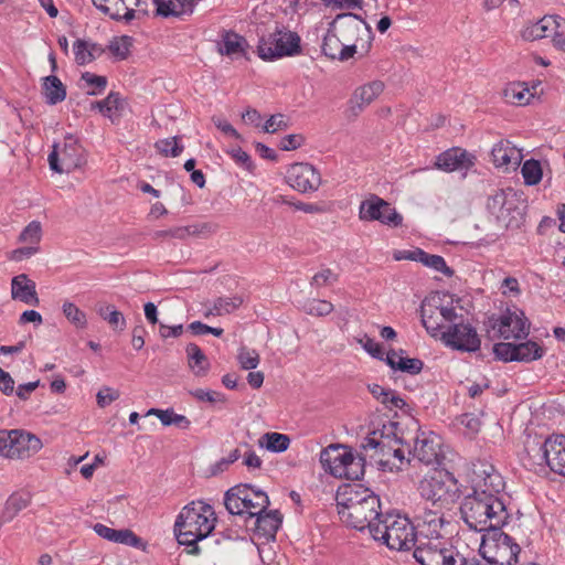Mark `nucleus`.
Returning a JSON list of instances; mask_svg holds the SVG:
<instances>
[{
    "label": "nucleus",
    "instance_id": "nucleus-1",
    "mask_svg": "<svg viewBox=\"0 0 565 565\" xmlns=\"http://www.w3.org/2000/svg\"><path fill=\"white\" fill-rule=\"evenodd\" d=\"M338 514L348 526L358 531L374 533L382 516L381 500L377 494L361 484H348L340 488L335 495Z\"/></svg>",
    "mask_w": 565,
    "mask_h": 565
},
{
    "label": "nucleus",
    "instance_id": "nucleus-2",
    "mask_svg": "<svg viewBox=\"0 0 565 565\" xmlns=\"http://www.w3.org/2000/svg\"><path fill=\"white\" fill-rule=\"evenodd\" d=\"M480 493L471 492L465 497L460 505L462 520L477 532L502 527L510 516L504 502L494 494Z\"/></svg>",
    "mask_w": 565,
    "mask_h": 565
},
{
    "label": "nucleus",
    "instance_id": "nucleus-3",
    "mask_svg": "<svg viewBox=\"0 0 565 565\" xmlns=\"http://www.w3.org/2000/svg\"><path fill=\"white\" fill-rule=\"evenodd\" d=\"M215 513L213 508L203 501H193L185 505L174 523V533L181 545L192 546L191 554H198L196 543L205 539L213 530Z\"/></svg>",
    "mask_w": 565,
    "mask_h": 565
},
{
    "label": "nucleus",
    "instance_id": "nucleus-4",
    "mask_svg": "<svg viewBox=\"0 0 565 565\" xmlns=\"http://www.w3.org/2000/svg\"><path fill=\"white\" fill-rule=\"evenodd\" d=\"M374 541L385 544L390 550L411 551L417 545V532L408 518L385 513L377 527H373Z\"/></svg>",
    "mask_w": 565,
    "mask_h": 565
},
{
    "label": "nucleus",
    "instance_id": "nucleus-5",
    "mask_svg": "<svg viewBox=\"0 0 565 565\" xmlns=\"http://www.w3.org/2000/svg\"><path fill=\"white\" fill-rule=\"evenodd\" d=\"M487 210L502 228H519L525 218V205L511 188L497 190L487 200Z\"/></svg>",
    "mask_w": 565,
    "mask_h": 565
},
{
    "label": "nucleus",
    "instance_id": "nucleus-6",
    "mask_svg": "<svg viewBox=\"0 0 565 565\" xmlns=\"http://www.w3.org/2000/svg\"><path fill=\"white\" fill-rule=\"evenodd\" d=\"M342 45H350L353 49V55L360 53L365 56L372 45L373 32L369 24L354 13H340L330 23Z\"/></svg>",
    "mask_w": 565,
    "mask_h": 565
},
{
    "label": "nucleus",
    "instance_id": "nucleus-7",
    "mask_svg": "<svg viewBox=\"0 0 565 565\" xmlns=\"http://www.w3.org/2000/svg\"><path fill=\"white\" fill-rule=\"evenodd\" d=\"M418 491L433 507L443 510H449L460 497L458 482L448 471H435L434 475L424 478L419 482Z\"/></svg>",
    "mask_w": 565,
    "mask_h": 565
},
{
    "label": "nucleus",
    "instance_id": "nucleus-8",
    "mask_svg": "<svg viewBox=\"0 0 565 565\" xmlns=\"http://www.w3.org/2000/svg\"><path fill=\"white\" fill-rule=\"evenodd\" d=\"M520 552V545L501 527L487 531L479 547V553L489 565H515Z\"/></svg>",
    "mask_w": 565,
    "mask_h": 565
},
{
    "label": "nucleus",
    "instance_id": "nucleus-9",
    "mask_svg": "<svg viewBox=\"0 0 565 565\" xmlns=\"http://www.w3.org/2000/svg\"><path fill=\"white\" fill-rule=\"evenodd\" d=\"M531 323L522 310L507 309L501 315H491L484 321L487 337L490 340H522L530 334Z\"/></svg>",
    "mask_w": 565,
    "mask_h": 565
},
{
    "label": "nucleus",
    "instance_id": "nucleus-10",
    "mask_svg": "<svg viewBox=\"0 0 565 565\" xmlns=\"http://www.w3.org/2000/svg\"><path fill=\"white\" fill-rule=\"evenodd\" d=\"M224 504L232 515L250 518V513L265 511L269 507L268 495L250 484H237L225 492Z\"/></svg>",
    "mask_w": 565,
    "mask_h": 565
},
{
    "label": "nucleus",
    "instance_id": "nucleus-11",
    "mask_svg": "<svg viewBox=\"0 0 565 565\" xmlns=\"http://www.w3.org/2000/svg\"><path fill=\"white\" fill-rule=\"evenodd\" d=\"M300 36L278 24L275 25L273 32L259 39L257 46L258 56L264 61L292 56L300 53Z\"/></svg>",
    "mask_w": 565,
    "mask_h": 565
},
{
    "label": "nucleus",
    "instance_id": "nucleus-12",
    "mask_svg": "<svg viewBox=\"0 0 565 565\" xmlns=\"http://www.w3.org/2000/svg\"><path fill=\"white\" fill-rule=\"evenodd\" d=\"M458 316L451 303H445L440 295L426 297L420 305V319L426 331L436 339L454 322Z\"/></svg>",
    "mask_w": 565,
    "mask_h": 565
},
{
    "label": "nucleus",
    "instance_id": "nucleus-13",
    "mask_svg": "<svg viewBox=\"0 0 565 565\" xmlns=\"http://www.w3.org/2000/svg\"><path fill=\"white\" fill-rule=\"evenodd\" d=\"M41 439L19 429L0 431V455L10 459H25L41 450Z\"/></svg>",
    "mask_w": 565,
    "mask_h": 565
},
{
    "label": "nucleus",
    "instance_id": "nucleus-14",
    "mask_svg": "<svg viewBox=\"0 0 565 565\" xmlns=\"http://www.w3.org/2000/svg\"><path fill=\"white\" fill-rule=\"evenodd\" d=\"M446 347L460 352H477L481 347V339L469 322H465L463 316L458 315L439 339Z\"/></svg>",
    "mask_w": 565,
    "mask_h": 565
},
{
    "label": "nucleus",
    "instance_id": "nucleus-15",
    "mask_svg": "<svg viewBox=\"0 0 565 565\" xmlns=\"http://www.w3.org/2000/svg\"><path fill=\"white\" fill-rule=\"evenodd\" d=\"M50 168L57 173H71L85 163L84 150L72 135L65 137L63 148L53 146L49 154Z\"/></svg>",
    "mask_w": 565,
    "mask_h": 565
},
{
    "label": "nucleus",
    "instance_id": "nucleus-16",
    "mask_svg": "<svg viewBox=\"0 0 565 565\" xmlns=\"http://www.w3.org/2000/svg\"><path fill=\"white\" fill-rule=\"evenodd\" d=\"M361 221H377L384 225L398 227L403 223V216L387 201L376 194H371L363 200L359 207Z\"/></svg>",
    "mask_w": 565,
    "mask_h": 565
},
{
    "label": "nucleus",
    "instance_id": "nucleus-17",
    "mask_svg": "<svg viewBox=\"0 0 565 565\" xmlns=\"http://www.w3.org/2000/svg\"><path fill=\"white\" fill-rule=\"evenodd\" d=\"M397 426L395 422H388L382 429L370 431L361 441V448L364 450H375L381 456L380 462L388 465L391 462L392 444H403L402 438L397 436Z\"/></svg>",
    "mask_w": 565,
    "mask_h": 565
},
{
    "label": "nucleus",
    "instance_id": "nucleus-18",
    "mask_svg": "<svg viewBox=\"0 0 565 565\" xmlns=\"http://www.w3.org/2000/svg\"><path fill=\"white\" fill-rule=\"evenodd\" d=\"M409 454L413 459L426 466H438L444 459L441 438L434 431H425L418 428Z\"/></svg>",
    "mask_w": 565,
    "mask_h": 565
},
{
    "label": "nucleus",
    "instance_id": "nucleus-19",
    "mask_svg": "<svg viewBox=\"0 0 565 565\" xmlns=\"http://www.w3.org/2000/svg\"><path fill=\"white\" fill-rule=\"evenodd\" d=\"M287 183L298 192H315L321 185L319 171L310 163L297 162L286 173Z\"/></svg>",
    "mask_w": 565,
    "mask_h": 565
},
{
    "label": "nucleus",
    "instance_id": "nucleus-20",
    "mask_svg": "<svg viewBox=\"0 0 565 565\" xmlns=\"http://www.w3.org/2000/svg\"><path fill=\"white\" fill-rule=\"evenodd\" d=\"M471 482L472 493L477 494L483 492V494H494L500 498V493L504 489L502 476L489 463L475 466Z\"/></svg>",
    "mask_w": 565,
    "mask_h": 565
},
{
    "label": "nucleus",
    "instance_id": "nucleus-21",
    "mask_svg": "<svg viewBox=\"0 0 565 565\" xmlns=\"http://www.w3.org/2000/svg\"><path fill=\"white\" fill-rule=\"evenodd\" d=\"M419 531L417 533V544L422 541L443 540V529L447 523L443 509L431 510L424 508L423 514L419 516Z\"/></svg>",
    "mask_w": 565,
    "mask_h": 565
},
{
    "label": "nucleus",
    "instance_id": "nucleus-22",
    "mask_svg": "<svg viewBox=\"0 0 565 565\" xmlns=\"http://www.w3.org/2000/svg\"><path fill=\"white\" fill-rule=\"evenodd\" d=\"M382 81L375 79L356 87L349 99L348 111L352 117H358L369 105H371L384 90Z\"/></svg>",
    "mask_w": 565,
    "mask_h": 565
},
{
    "label": "nucleus",
    "instance_id": "nucleus-23",
    "mask_svg": "<svg viewBox=\"0 0 565 565\" xmlns=\"http://www.w3.org/2000/svg\"><path fill=\"white\" fill-rule=\"evenodd\" d=\"M539 451L550 469L565 477V436L556 435L545 439Z\"/></svg>",
    "mask_w": 565,
    "mask_h": 565
},
{
    "label": "nucleus",
    "instance_id": "nucleus-24",
    "mask_svg": "<svg viewBox=\"0 0 565 565\" xmlns=\"http://www.w3.org/2000/svg\"><path fill=\"white\" fill-rule=\"evenodd\" d=\"M475 156L467 150L454 147L437 156L435 167L446 172L468 170L475 164Z\"/></svg>",
    "mask_w": 565,
    "mask_h": 565
},
{
    "label": "nucleus",
    "instance_id": "nucleus-25",
    "mask_svg": "<svg viewBox=\"0 0 565 565\" xmlns=\"http://www.w3.org/2000/svg\"><path fill=\"white\" fill-rule=\"evenodd\" d=\"M350 454L351 451L344 446L330 445L321 450L319 460L326 472L335 478H342V475H345L344 467Z\"/></svg>",
    "mask_w": 565,
    "mask_h": 565
},
{
    "label": "nucleus",
    "instance_id": "nucleus-26",
    "mask_svg": "<svg viewBox=\"0 0 565 565\" xmlns=\"http://www.w3.org/2000/svg\"><path fill=\"white\" fill-rule=\"evenodd\" d=\"M248 526V522L253 523V531L255 534L259 536H264L266 539L275 537L278 529L281 525L282 516L279 511H257L250 513V518L246 520Z\"/></svg>",
    "mask_w": 565,
    "mask_h": 565
},
{
    "label": "nucleus",
    "instance_id": "nucleus-27",
    "mask_svg": "<svg viewBox=\"0 0 565 565\" xmlns=\"http://www.w3.org/2000/svg\"><path fill=\"white\" fill-rule=\"evenodd\" d=\"M450 546L446 541H422L415 546L414 558L422 565H443L444 554Z\"/></svg>",
    "mask_w": 565,
    "mask_h": 565
},
{
    "label": "nucleus",
    "instance_id": "nucleus-28",
    "mask_svg": "<svg viewBox=\"0 0 565 565\" xmlns=\"http://www.w3.org/2000/svg\"><path fill=\"white\" fill-rule=\"evenodd\" d=\"M93 530L98 536H100L109 542H113V543H119V544H124V545L132 546V547H137V548H145V546H146L142 539L137 536L129 529L116 530V529L108 527L105 524L96 523L93 526Z\"/></svg>",
    "mask_w": 565,
    "mask_h": 565
},
{
    "label": "nucleus",
    "instance_id": "nucleus-29",
    "mask_svg": "<svg viewBox=\"0 0 565 565\" xmlns=\"http://www.w3.org/2000/svg\"><path fill=\"white\" fill-rule=\"evenodd\" d=\"M11 297L30 306H38L40 303L36 285L26 274H20L12 278Z\"/></svg>",
    "mask_w": 565,
    "mask_h": 565
},
{
    "label": "nucleus",
    "instance_id": "nucleus-30",
    "mask_svg": "<svg viewBox=\"0 0 565 565\" xmlns=\"http://www.w3.org/2000/svg\"><path fill=\"white\" fill-rule=\"evenodd\" d=\"M353 47L342 45V41L330 24L321 45L322 53L330 60L345 62L353 57Z\"/></svg>",
    "mask_w": 565,
    "mask_h": 565
},
{
    "label": "nucleus",
    "instance_id": "nucleus-31",
    "mask_svg": "<svg viewBox=\"0 0 565 565\" xmlns=\"http://www.w3.org/2000/svg\"><path fill=\"white\" fill-rule=\"evenodd\" d=\"M559 26L555 17H544L536 22L529 23L521 31V36L525 41H535L546 38Z\"/></svg>",
    "mask_w": 565,
    "mask_h": 565
},
{
    "label": "nucleus",
    "instance_id": "nucleus-32",
    "mask_svg": "<svg viewBox=\"0 0 565 565\" xmlns=\"http://www.w3.org/2000/svg\"><path fill=\"white\" fill-rule=\"evenodd\" d=\"M96 8L105 14H108L113 20H125L130 22L134 19H140L147 14L146 10H134L125 6V2H110V6L103 2H93Z\"/></svg>",
    "mask_w": 565,
    "mask_h": 565
},
{
    "label": "nucleus",
    "instance_id": "nucleus-33",
    "mask_svg": "<svg viewBox=\"0 0 565 565\" xmlns=\"http://www.w3.org/2000/svg\"><path fill=\"white\" fill-rule=\"evenodd\" d=\"M246 47V40L234 31H224L217 44L220 54L227 56L244 55Z\"/></svg>",
    "mask_w": 565,
    "mask_h": 565
},
{
    "label": "nucleus",
    "instance_id": "nucleus-34",
    "mask_svg": "<svg viewBox=\"0 0 565 565\" xmlns=\"http://www.w3.org/2000/svg\"><path fill=\"white\" fill-rule=\"evenodd\" d=\"M492 162L495 167L509 166L512 161L515 164L521 159V153L515 147L510 146V141L500 140L491 150Z\"/></svg>",
    "mask_w": 565,
    "mask_h": 565
},
{
    "label": "nucleus",
    "instance_id": "nucleus-35",
    "mask_svg": "<svg viewBox=\"0 0 565 565\" xmlns=\"http://www.w3.org/2000/svg\"><path fill=\"white\" fill-rule=\"evenodd\" d=\"M157 8L154 15L162 18H178L184 19L194 11L195 2H153Z\"/></svg>",
    "mask_w": 565,
    "mask_h": 565
},
{
    "label": "nucleus",
    "instance_id": "nucleus-36",
    "mask_svg": "<svg viewBox=\"0 0 565 565\" xmlns=\"http://www.w3.org/2000/svg\"><path fill=\"white\" fill-rule=\"evenodd\" d=\"M385 362L393 370H398L412 375L418 374L424 367V362L417 358H403L395 351H390L386 354Z\"/></svg>",
    "mask_w": 565,
    "mask_h": 565
},
{
    "label": "nucleus",
    "instance_id": "nucleus-37",
    "mask_svg": "<svg viewBox=\"0 0 565 565\" xmlns=\"http://www.w3.org/2000/svg\"><path fill=\"white\" fill-rule=\"evenodd\" d=\"M30 501L31 498L29 494H11L4 503V508L0 516V525L3 523L11 522L19 514L20 511H22L30 504Z\"/></svg>",
    "mask_w": 565,
    "mask_h": 565
},
{
    "label": "nucleus",
    "instance_id": "nucleus-38",
    "mask_svg": "<svg viewBox=\"0 0 565 565\" xmlns=\"http://www.w3.org/2000/svg\"><path fill=\"white\" fill-rule=\"evenodd\" d=\"M44 95L49 105H56L66 97V88L58 77L54 75L46 76L44 78Z\"/></svg>",
    "mask_w": 565,
    "mask_h": 565
},
{
    "label": "nucleus",
    "instance_id": "nucleus-39",
    "mask_svg": "<svg viewBox=\"0 0 565 565\" xmlns=\"http://www.w3.org/2000/svg\"><path fill=\"white\" fill-rule=\"evenodd\" d=\"M185 351L189 366L193 373L199 376L205 375L210 364L203 351L195 343H189Z\"/></svg>",
    "mask_w": 565,
    "mask_h": 565
},
{
    "label": "nucleus",
    "instance_id": "nucleus-40",
    "mask_svg": "<svg viewBox=\"0 0 565 565\" xmlns=\"http://www.w3.org/2000/svg\"><path fill=\"white\" fill-rule=\"evenodd\" d=\"M515 362H532L544 355V349L535 341L529 340L515 344Z\"/></svg>",
    "mask_w": 565,
    "mask_h": 565
},
{
    "label": "nucleus",
    "instance_id": "nucleus-41",
    "mask_svg": "<svg viewBox=\"0 0 565 565\" xmlns=\"http://www.w3.org/2000/svg\"><path fill=\"white\" fill-rule=\"evenodd\" d=\"M132 45L134 39L129 35L114 36L109 41L107 50L115 60L125 61L129 57Z\"/></svg>",
    "mask_w": 565,
    "mask_h": 565
},
{
    "label": "nucleus",
    "instance_id": "nucleus-42",
    "mask_svg": "<svg viewBox=\"0 0 565 565\" xmlns=\"http://www.w3.org/2000/svg\"><path fill=\"white\" fill-rule=\"evenodd\" d=\"M289 445L290 438L280 433H266L259 438V446L273 452H282Z\"/></svg>",
    "mask_w": 565,
    "mask_h": 565
},
{
    "label": "nucleus",
    "instance_id": "nucleus-43",
    "mask_svg": "<svg viewBox=\"0 0 565 565\" xmlns=\"http://www.w3.org/2000/svg\"><path fill=\"white\" fill-rule=\"evenodd\" d=\"M417 262L422 263L426 267H429L438 273H443L447 277H451L454 275V270L449 266H447L444 257L439 255L428 254L423 249H420V252L417 253Z\"/></svg>",
    "mask_w": 565,
    "mask_h": 565
},
{
    "label": "nucleus",
    "instance_id": "nucleus-44",
    "mask_svg": "<svg viewBox=\"0 0 565 565\" xmlns=\"http://www.w3.org/2000/svg\"><path fill=\"white\" fill-rule=\"evenodd\" d=\"M81 81L84 82L83 88H87V94L96 96L102 94L107 87V77L103 75H96L90 72H84L81 75Z\"/></svg>",
    "mask_w": 565,
    "mask_h": 565
},
{
    "label": "nucleus",
    "instance_id": "nucleus-45",
    "mask_svg": "<svg viewBox=\"0 0 565 565\" xmlns=\"http://www.w3.org/2000/svg\"><path fill=\"white\" fill-rule=\"evenodd\" d=\"M243 302L244 299L239 295H235L233 297H218L213 302V310L216 316L228 315L238 309Z\"/></svg>",
    "mask_w": 565,
    "mask_h": 565
},
{
    "label": "nucleus",
    "instance_id": "nucleus-46",
    "mask_svg": "<svg viewBox=\"0 0 565 565\" xmlns=\"http://www.w3.org/2000/svg\"><path fill=\"white\" fill-rule=\"evenodd\" d=\"M521 173L526 185H536L542 180L543 171L540 161L529 159L524 161Z\"/></svg>",
    "mask_w": 565,
    "mask_h": 565
},
{
    "label": "nucleus",
    "instance_id": "nucleus-47",
    "mask_svg": "<svg viewBox=\"0 0 565 565\" xmlns=\"http://www.w3.org/2000/svg\"><path fill=\"white\" fill-rule=\"evenodd\" d=\"M62 311L70 323L78 329L87 327L86 313L81 310L75 303L71 301H64Z\"/></svg>",
    "mask_w": 565,
    "mask_h": 565
},
{
    "label": "nucleus",
    "instance_id": "nucleus-48",
    "mask_svg": "<svg viewBox=\"0 0 565 565\" xmlns=\"http://www.w3.org/2000/svg\"><path fill=\"white\" fill-rule=\"evenodd\" d=\"M100 318L108 322V324L114 329L124 330L126 328V319L124 315L115 309L114 306L107 305L99 307L97 310Z\"/></svg>",
    "mask_w": 565,
    "mask_h": 565
},
{
    "label": "nucleus",
    "instance_id": "nucleus-49",
    "mask_svg": "<svg viewBox=\"0 0 565 565\" xmlns=\"http://www.w3.org/2000/svg\"><path fill=\"white\" fill-rule=\"evenodd\" d=\"M120 95L116 92H110L108 96L102 100L93 102L90 104L92 109H97L104 116L111 118V114L119 109Z\"/></svg>",
    "mask_w": 565,
    "mask_h": 565
},
{
    "label": "nucleus",
    "instance_id": "nucleus-50",
    "mask_svg": "<svg viewBox=\"0 0 565 565\" xmlns=\"http://www.w3.org/2000/svg\"><path fill=\"white\" fill-rule=\"evenodd\" d=\"M365 460L363 457H356L352 452L348 456L344 467L345 475L342 478L348 480H360L364 476Z\"/></svg>",
    "mask_w": 565,
    "mask_h": 565
},
{
    "label": "nucleus",
    "instance_id": "nucleus-51",
    "mask_svg": "<svg viewBox=\"0 0 565 565\" xmlns=\"http://www.w3.org/2000/svg\"><path fill=\"white\" fill-rule=\"evenodd\" d=\"M157 151L164 157H179L183 151V146L179 145L178 137L158 140L154 143Z\"/></svg>",
    "mask_w": 565,
    "mask_h": 565
},
{
    "label": "nucleus",
    "instance_id": "nucleus-52",
    "mask_svg": "<svg viewBox=\"0 0 565 565\" xmlns=\"http://www.w3.org/2000/svg\"><path fill=\"white\" fill-rule=\"evenodd\" d=\"M160 422L163 426H175L180 429H188L191 422L184 416L174 413L172 408L160 412Z\"/></svg>",
    "mask_w": 565,
    "mask_h": 565
},
{
    "label": "nucleus",
    "instance_id": "nucleus-53",
    "mask_svg": "<svg viewBox=\"0 0 565 565\" xmlns=\"http://www.w3.org/2000/svg\"><path fill=\"white\" fill-rule=\"evenodd\" d=\"M41 236H42L41 223L38 221H32L20 233L19 241L21 243H26V244L38 246L41 241Z\"/></svg>",
    "mask_w": 565,
    "mask_h": 565
},
{
    "label": "nucleus",
    "instance_id": "nucleus-54",
    "mask_svg": "<svg viewBox=\"0 0 565 565\" xmlns=\"http://www.w3.org/2000/svg\"><path fill=\"white\" fill-rule=\"evenodd\" d=\"M305 311L310 316L324 317L333 311V305L327 300L312 299L306 302Z\"/></svg>",
    "mask_w": 565,
    "mask_h": 565
},
{
    "label": "nucleus",
    "instance_id": "nucleus-55",
    "mask_svg": "<svg viewBox=\"0 0 565 565\" xmlns=\"http://www.w3.org/2000/svg\"><path fill=\"white\" fill-rule=\"evenodd\" d=\"M515 344L511 342H499L493 345V354L497 360L503 362H514L515 361Z\"/></svg>",
    "mask_w": 565,
    "mask_h": 565
},
{
    "label": "nucleus",
    "instance_id": "nucleus-56",
    "mask_svg": "<svg viewBox=\"0 0 565 565\" xmlns=\"http://www.w3.org/2000/svg\"><path fill=\"white\" fill-rule=\"evenodd\" d=\"M182 227L183 230H186L184 233V239L189 236H207L215 233L218 228V226L214 223H201Z\"/></svg>",
    "mask_w": 565,
    "mask_h": 565
},
{
    "label": "nucleus",
    "instance_id": "nucleus-57",
    "mask_svg": "<svg viewBox=\"0 0 565 565\" xmlns=\"http://www.w3.org/2000/svg\"><path fill=\"white\" fill-rule=\"evenodd\" d=\"M338 280V275L330 268H323L318 271L311 279L310 285L316 288L332 285Z\"/></svg>",
    "mask_w": 565,
    "mask_h": 565
},
{
    "label": "nucleus",
    "instance_id": "nucleus-58",
    "mask_svg": "<svg viewBox=\"0 0 565 565\" xmlns=\"http://www.w3.org/2000/svg\"><path fill=\"white\" fill-rule=\"evenodd\" d=\"M238 361L244 370H254L259 364V355L255 350L241 349Z\"/></svg>",
    "mask_w": 565,
    "mask_h": 565
},
{
    "label": "nucleus",
    "instance_id": "nucleus-59",
    "mask_svg": "<svg viewBox=\"0 0 565 565\" xmlns=\"http://www.w3.org/2000/svg\"><path fill=\"white\" fill-rule=\"evenodd\" d=\"M74 58L77 65L90 63L88 55L87 40L78 39L73 43Z\"/></svg>",
    "mask_w": 565,
    "mask_h": 565
},
{
    "label": "nucleus",
    "instance_id": "nucleus-60",
    "mask_svg": "<svg viewBox=\"0 0 565 565\" xmlns=\"http://www.w3.org/2000/svg\"><path fill=\"white\" fill-rule=\"evenodd\" d=\"M227 153L232 157V159L237 164H239L247 171L252 172L254 170V164H253V161H252L249 154L246 151H244L242 148H239V147L232 148L227 151Z\"/></svg>",
    "mask_w": 565,
    "mask_h": 565
},
{
    "label": "nucleus",
    "instance_id": "nucleus-61",
    "mask_svg": "<svg viewBox=\"0 0 565 565\" xmlns=\"http://www.w3.org/2000/svg\"><path fill=\"white\" fill-rule=\"evenodd\" d=\"M359 342L362 344L364 350L370 355H372L375 359L384 360L385 361V359L383 358L384 353H383V349H382L381 344L377 343L376 341H374L372 338H370L369 335L364 334L363 338L359 340Z\"/></svg>",
    "mask_w": 565,
    "mask_h": 565
},
{
    "label": "nucleus",
    "instance_id": "nucleus-62",
    "mask_svg": "<svg viewBox=\"0 0 565 565\" xmlns=\"http://www.w3.org/2000/svg\"><path fill=\"white\" fill-rule=\"evenodd\" d=\"M443 558V565H467L469 561L458 551H456L452 546L448 548V552L444 554Z\"/></svg>",
    "mask_w": 565,
    "mask_h": 565
},
{
    "label": "nucleus",
    "instance_id": "nucleus-63",
    "mask_svg": "<svg viewBox=\"0 0 565 565\" xmlns=\"http://www.w3.org/2000/svg\"><path fill=\"white\" fill-rule=\"evenodd\" d=\"M305 138L302 135H288L280 141V149L284 151L296 150L301 147Z\"/></svg>",
    "mask_w": 565,
    "mask_h": 565
},
{
    "label": "nucleus",
    "instance_id": "nucleus-64",
    "mask_svg": "<svg viewBox=\"0 0 565 565\" xmlns=\"http://www.w3.org/2000/svg\"><path fill=\"white\" fill-rule=\"evenodd\" d=\"M97 404L100 407H105L109 405L111 402L116 401L119 397V393L116 390H113L110 387H105L100 390L97 395Z\"/></svg>",
    "mask_w": 565,
    "mask_h": 565
}]
</instances>
